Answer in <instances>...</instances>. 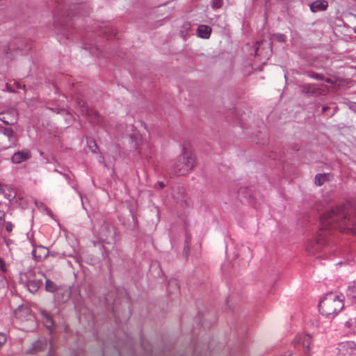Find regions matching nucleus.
<instances>
[{
  "label": "nucleus",
  "instance_id": "nucleus-1",
  "mask_svg": "<svg viewBox=\"0 0 356 356\" xmlns=\"http://www.w3.org/2000/svg\"><path fill=\"white\" fill-rule=\"evenodd\" d=\"M352 214L349 205L336 206L321 216V229H338L356 234V216Z\"/></svg>",
  "mask_w": 356,
  "mask_h": 356
},
{
  "label": "nucleus",
  "instance_id": "nucleus-2",
  "mask_svg": "<svg viewBox=\"0 0 356 356\" xmlns=\"http://www.w3.org/2000/svg\"><path fill=\"white\" fill-rule=\"evenodd\" d=\"M319 311L326 317L338 314L343 307L341 297L333 293L326 294L318 304Z\"/></svg>",
  "mask_w": 356,
  "mask_h": 356
},
{
  "label": "nucleus",
  "instance_id": "nucleus-3",
  "mask_svg": "<svg viewBox=\"0 0 356 356\" xmlns=\"http://www.w3.org/2000/svg\"><path fill=\"white\" fill-rule=\"evenodd\" d=\"M195 158L193 154L184 151L177 159L175 171L178 175H185L193 168Z\"/></svg>",
  "mask_w": 356,
  "mask_h": 356
},
{
  "label": "nucleus",
  "instance_id": "nucleus-4",
  "mask_svg": "<svg viewBox=\"0 0 356 356\" xmlns=\"http://www.w3.org/2000/svg\"><path fill=\"white\" fill-rule=\"evenodd\" d=\"M43 275L32 270H29L24 273L20 275L21 281L26 284L28 290L32 293H35L42 285Z\"/></svg>",
  "mask_w": 356,
  "mask_h": 356
},
{
  "label": "nucleus",
  "instance_id": "nucleus-5",
  "mask_svg": "<svg viewBox=\"0 0 356 356\" xmlns=\"http://www.w3.org/2000/svg\"><path fill=\"white\" fill-rule=\"evenodd\" d=\"M327 243L325 233L320 230L316 235L309 238L305 243V250L309 254H315L320 251Z\"/></svg>",
  "mask_w": 356,
  "mask_h": 356
},
{
  "label": "nucleus",
  "instance_id": "nucleus-6",
  "mask_svg": "<svg viewBox=\"0 0 356 356\" xmlns=\"http://www.w3.org/2000/svg\"><path fill=\"white\" fill-rule=\"evenodd\" d=\"M17 134L10 127H2L0 129V145L8 149L17 143Z\"/></svg>",
  "mask_w": 356,
  "mask_h": 356
},
{
  "label": "nucleus",
  "instance_id": "nucleus-7",
  "mask_svg": "<svg viewBox=\"0 0 356 356\" xmlns=\"http://www.w3.org/2000/svg\"><path fill=\"white\" fill-rule=\"evenodd\" d=\"M293 343L296 348L302 347L306 354H309L314 346L312 337L306 334H297L293 339Z\"/></svg>",
  "mask_w": 356,
  "mask_h": 356
},
{
  "label": "nucleus",
  "instance_id": "nucleus-8",
  "mask_svg": "<svg viewBox=\"0 0 356 356\" xmlns=\"http://www.w3.org/2000/svg\"><path fill=\"white\" fill-rule=\"evenodd\" d=\"M80 107V112L82 115H85L89 122L92 124H97L100 122L101 117L92 108H88L83 101L78 102Z\"/></svg>",
  "mask_w": 356,
  "mask_h": 356
},
{
  "label": "nucleus",
  "instance_id": "nucleus-9",
  "mask_svg": "<svg viewBox=\"0 0 356 356\" xmlns=\"http://www.w3.org/2000/svg\"><path fill=\"white\" fill-rule=\"evenodd\" d=\"M355 347V343L353 341L342 342L338 346L339 353L341 356H351Z\"/></svg>",
  "mask_w": 356,
  "mask_h": 356
},
{
  "label": "nucleus",
  "instance_id": "nucleus-10",
  "mask_svg": "<svg viewBox=\"0 0 356 356\" xmlns=\"http://www.w3.org/2000/svg\"><path fill=\"white\" fill-rule=\"evenodd\" d=\"M31 156V152L28 149H23L15 152L12 158L11 161L14 163H21L29 159Z\"/></svg>",
  "mask_w": 356,
  "mask_h": 356
},
{
  "label": "nucleus",
  "instance_id": "nucleus-11",
  "mask_svg": "<svg viewBox=\"0 0 356 356\" xmlns=\"http://www.w3.org/2000/svg\"><path fill=\"white\" fill-rule=\"evenodd\" d=\"M17 120V113L15 111H10L7 113H0V121L6 124H13Z\"/></svg>",
  "mask_w": 356,
  "mask_h": 356
},
{
  "label": "nucleus",
  "instance_id": "nucleus-12",
  "mask_svg": "<svg viewBox=\"0 0 356 356\" xmlns=\"http://www.w3.org/2000/svg\"><path fill=\"white\" fill-rule=\"evenodd\" d=\"M15 316L20 321L28 320L31 318L29 309L26 307H19L15 312Z\"/></svg>",
  "mask_w": 356,
  "mask_h": 356
},
{
  "label": "nucleus",
  "instance_id": "nucleus-13",
  "mask_svg": "<svg viewBox=\"0 0 356 356\" xmlns=\"http://www.w3.org/2000/svg\"><path fill=\"white\" fill-rule=\"evenodd\" d=\"M32 254L36 260L41 261L48 256L49 250L43 246H38L33 249Z\"/></svg>",
  "mask_w": 356,
  "mask_h": 356
},
{
  "label": "nucleus",
  "instance_id": "nucleus-14",
  "mask_svg": "<svg viewBox=\"0 0 356 356\" xmlns=\"http://www.w3.org/2000/svg\"><path fill=\"white\" fill-rule=\"evenodd\" d=\"M328 6L326 0H316L310 5V10L313 13L325 10Z\"/></svg>",
  "mask_w": 356,
  "mask_h": 356
},
{
  "label": "nucleus",
  "instance_id": "nucleus-15",
  "mask_svg": "<svg viewBox=\"0 0 356 356\" xmlns=\"http://www.w3.org/2000/svg\"><path fill=\"white\" fill-rule=\"evenodd\" d=\"M44 326L49 330L54 327V321L51 315H49L46 311L42 310L40 312Z\"/></svg>",
  "mask_w": 356,
  "mask_h": 356
},
{
  "label": "nucleus",
  "instance_id": "nucleus-16",
  "mask_svg": "<svg viewBox=\"0 0 356 356\" xmlns=\"http://www.w3.org/2000/svg\"><path fill=\"white\" fill-rule=\"evenodd\" d=\"M211 28L207 25H200L197 28V35L200 38L207 39L210 37Z\"/></svg>",
  "mask_w": 356,
  "mask_h": 356
},
{
  "label": "nucleus",
  "instance_id": "nucleus-17",
  "mask_svg": "<svg viewBox=\"0 0 356 356\" xmlns=\"http://www.w3.org/2000/svg\"><path fill=\"white\" fill-rule=\"evenodd\" d=\"M46 346H47V343L45 341H43V340L38 341L35 343H33L32 350L29 351L28 353L31 354V353H38L39 351L44 350L46 348Z\"/></svg>",
  "mask_w": 356,
  "mask_h": 356
},
{
  "label": "nucleus",
  "instance_id": "nucleus-18",
  "mask_svg": "<svg viewBox=\"0 0 356 356\" xmlns=\"http://www.w3.org/2000/svg\"><path fill=\"white\" fill-rule=\"evenodd\" d=\"M168 290L172 293H178L179 289L177 282L175 280H170L168 285Z\"/></svg>",
  "mask_w": 356,
  "mask_h": 356
},
{
  "label": "nucleus",
  "instance_id": "nucleus-19",
  "mask_svg": "<svg viewBox=\"0 0 356 356\" xmlns=\"http://www.w3.org/2000/svg\"><path fill=\"white\" fill-rule=\"evenodd\" d=\"M327 174H318L315 176V184L317 186H321L327 179Z\"/></svg>",
  "mask_w": 356,
  "mask_h": 356
},
{
  "label": "nucleus",
  "instance_id": "nucleus-20",
  "mask_svg": "<svg viewBox=\"0 0 356 356\" xmlns=\"http://www.w3.org/2000/svg\"><path fill=\"white\" fill-rule=\"evenodd\" d=\"M56 284L51 280L47 279L45 282V289L48 292H54L57 290Z\"/></svg>",
  "mask_w": 356,
  "mask_h": 356
},
{
  "label": "nucleus",
  "instance_id": "nucleus-21",
  "mask_svg": "<svg viewBox=\"0 0 356 356\" xmlns=\"http://www.w3.org/2000/svg\"><path fill=\"white\" fill-rule=\"evenodd\" d=\"M348 295L356 300V282H353L348 289Z\"/></svg>",
  "mask_w": 356,
  "mask_h": 356
},
{
  "label": "nucleus",
  "instance_id": "nucleus-22",
  "mask_svg": "<svg viewBox=\"0 0 356 356\" xmlns=\"http://www.w3.org/2000/svg\"><path fill=\"white\" fill-rule=\"evenodd\" d=\"M346 325L353 332H356V317L349 318V320L346 321Z\"/></svg>",
  "mask_w": 356,
  "mask_h": 356
},
{
  "label": "nucleus",
  "instance_id": "nucleus-23",
  "mask_svg": "<svg viewBox=\"0 0 356 356\" xmlns=\"http://www.w3.org/2000/svg\"><path fill=\"white\" fill-rule=\"evenodd\" d=\"M270 40H275L278 42H284L286 40V36L282 33H275L272 35Z\"/></svg>",
  "mask_w": 356,
  "mask_h": 356
},
{
  "label": "nucleus",
  "instance_id": "nucleus-24",
  "mask_svg": "<svg viewBox=\"0 0 356 356\" xmlns=\"http://www.w3.org/2000/svg\"><path fill=\"white\" fill-rule=\"evenodd\" d=\"M7 337L4 333L0 332V348L6 342Z\"/></svg>",
  "mask_w": 356,
  "mask_h": 356
},
{
  "label": "nucleus",
  "instance_id": "nucleus-25",
  "mask_svg": "<svg viewBox=\"0 0 356 356\" xmlns=\"http://www.w3.org/2000/svg\"><path fill=\"white\" fill-rule=\"evenodd\" d=\"M4 225H5V228L6 229L8 232H10L13 231V225L12 224L11 222H4Z\"/></svg>",
  "mask_w": 356,
  "mask_h": 356
},
{
  "label": "nucleus",
  "instance_id": "nucleus-26",
  "mask_svg": "<svg viewBox=\"0 0 356 356\" xmlns=\"http://www.w3.org/2000/svg\"><path fill=\"white\" fill-rule=\"evenodd\" d=\"M62 113L63 114L66 115V116H67L66 120L68 121L69 122H70V121L73 120L72 115L70 113H69L68 111H67L66 110L63 109Z\"/></svg>",
  "mask_w": 356,
  "mask_h": 356
},
{
  "label": "nucleus",
  "instance_id": "nucleus-27",
  "mask_svg": "<svg viewBox=\"0 0 356 356\" xmlns=\"http://www.w3.org/2000/svg\"><path fill=\"white\" fill-rule=\"evenodd\" d=\"M0 270L3 273L6 272L5 263L1 258H0Z\"/></svg>",
  "mask_w": 356,
  "mask_h": 356
},
{
  "label": "nucleus",
  "instance_id": "nucleus-28",
  "mask_svg": "<svg viewBox=\"0 0 356 356\" xmlns=\"http://www.w3.org/2000/svg\"><path fill=\"white\" fill-rule=\"evenodd\" d=\"M222 5V0H213V6L216 8H220Z\"/></svg>",
  "mask_w": 356,
  "mask_h": 356
},
{
  "label": "nucleus",
  "instance_id": "nucleus-29",
  "mask_svg": "<svg viewBox=\"0 0 356 356\" xmlns=\"http://www.w3.org/2000/svg\"><path fill=\"white\" fill-rule=\"evenodd\" d=\"M5 283H6L5 278L1 275H0V289L4 286Z\"/></svg>",
  "mask_w": 356,
  "mask_h": 356
},
{
  "label": "nucleus",
  "instance_id": "nucleus-30",
  "mask_svg": "<svg viewBox=\"0 0 356 356\" xmlns=\"http://www.w3.org/2000/svg\"><path fill=\"white\" fill-rule=\"evenodd\" d=\"M14 85L15 86L16 89H21V88L25 87L24 85L22 86V84L20 83H19V82H15Z\"/></svg>",
  "mask_w": 356,
  "mask_h": 356
},
{
  "label": "nucleus",
  "instance_id": "nucleus-31",
  "mask_svg": "<svg viewBox=\"0 0 356 356\" xmlns=\"http://www.w3.org/2000/svg\"><path fill=\"white\" fill-rule=\"evenodd\" d=\"M156 186H159L160 188H163L165 187V184L162 181H159L156 184Z\"/></svg>",
  "mask_w": 356,
  "mask_h": 356
},
{
  "label": "nucleus",
  "instance_id": "nucleus-32",
  "mask_svg": "<svg viewBox=\"0 0 356 356\" xmlns=\"http://www.w3.org/2000/svg\"><path fill=\"white\" fill-rule=\"evenodd\" d=\"M184 27L186 30H188V29H190V27H191V24H188V23H186V24H184Z\"/></svg>",
  "mask_w": 356,
  "mask_h": 356
},
{
  "label": "nucleus",
  "instance_id": "nucleus-33",
  "mask_svg": "<svg viewBox=\"0 0 356 356\" xmlns=\"http://www.w3.org/2000/svg\"><path fill=\"white\" fill-rule=\"evenodd\" d=\"M312 77L316 79H321V76L319 74H316L315 75H313Z\"/></svg>",
  "mask_w": 356,
  "mask_h": 356
},
{
  "label": "nucleus",
  "instance_id": "nucleus-34",
  "mask_svg": "<svg viewBox=\"0 0 356 356\" xmlns=\"http://www.w3.org/2000/svg\"><path fill=\"white\" fill-rule=\"evenodd\" d=\"M7 88H8V90L10 92H17V90H15V89H11V88H10V86H9V85H8V84H7Z\"/></svg>",
  "mask_w": 356,
  "mask_h": 356
},
{
  "label": "nucleus",
  "instance_id": "nucleus-35",
  "mask_svg": "<svg viewBox=\"0 0 356 356\" xmlns=\"http://www.w3.org/2000/svg\"><path fill=\"white\" fill-rule=\"evenodd\" d=\"M91 143H93V145H92V147H95L94 149H92L93 152H95L96 149H97V145L95 144V143H94L93 141H91Z\"/></svg>",
  "mask_w": 356,
  "mask_h": 356
},
{
  "label": "nucleus",
  "instance_id": "nucleus-36",
  "mask_svg": "<svg viewBox=\"0 0 356 356\" xmlns=\"http://www.w3.org/2000/svg\"><path fill=\"white\" fill-rule=\"evenodd\" d=\"M91 143H93V145H92V147H95L94 149H92L93 152H95L96 149H97V145L95 144V143H94L93 141H91Z\"/></svg>",
  "mask_w": 356,
  "mask_h": 356
},
{
  "label": "nucleus",
  "instance_id": "nucleus-37",
  "mask_svg": "<svg viewBox=\"0 0 356 356\" xmlns=\"http://www.w3.org/2000/svg\"><path fill=\"white\" fill-rule=\"evenodd\" d=\"M325 81L327 83H332V84L334 83V81H332V79H331L330 78L326 79Z\"/></svg>",
  "mask_w": 356,
  "mask_h": 356
},
{
  "label": "nucleus",
  "instance_id": "nucleus-38",
  "mask_svg": "<svg viewBox=\"0 0 356 356\" xmlns=\"http://www.w3.org/2000/svg\"><path fill=\"white\" fill-rule=\"evenodd\" d=\"M327 109H328V107H327V106H323V107L322 108V111H323V112H325V111H326Z\"/></svg>",
  "mask_w": 356,
  "mask_h": 356
},
{
  "label": "nucleus",
  "instance_id": "nucleus-39",
  "mask_svg": "<svg viewBox=\"0 0 356 356\" xmlns=\"http://www.w3.org/2000/svg\"><path fill=\"white\" fill-rule=\"evenodd\" d=\"M4 216H5V214H4V213H3V214H2V216H0V219L1 220V219H2V218H3Z\"/></svg>",
  "mask_w": 356,
  "mask_h": 356
}]
</instances>
